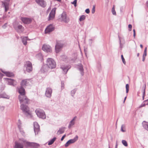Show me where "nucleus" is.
<instances>
[{"instance_id": "f257e3e1", "label": "nucleus", "mask_w": 148, "mask_h": 148, "mask_svg": "<svg viewBox=\"0 0 148 148\" xmlns=\"http://www.w3.org/2000/svg\"><path fill=\"white\" fill-rule=\"evenodd\" d=\"M23 87V86H21V87L18 89V92L20 94L18 96L19 99L21 103H28L29 100L25 95V90Z\"/></svg>"}, {"instance_id": "f03ea898", "label": "nucleus", "mask_w": 148, "mask_h": 148, "mask_svg": "<svg viewBox=\"0 0 148 148\" xmlns=\"http://www.w3.org/2000/svg\"><path fill=\"white\" fill-rule=\"evenodd\" d=\"M46 65L48 68L53 69L56 67V64L53 59L51 58H48L47 61Z\"/></svg>"}, {"instance_id": "7ed1b4c3", "label": "nucleus", "mask_w": 148, "mask_h": 148, "mask_svg": "<svg viewBox=\"0 0 148 148\" xmlns=\"http://www.w3.org/2000/svg\"><path fill=\"white\" fill-rule=\"evenodd\" d=\"M21 103V108L23 113L27 116H30L31 114L29 112V108L27 106L23 104H26L25 103Z\"/></svg>"}, {"instance_id": "20e7f679", "label": "nucleus", "mask_w": 148, "mask_h": 148, "mask_svg": "<svg viewBox=\"0 0 148 148\" xmlns=\"http://www.w3.org/2000/svg\"><path fill=\"white\" fill-rule=\"evenodd\" d=\"M20 140L23 141L24 143H26V146L27 147H32L34 148H37L39 146V144L37 143L29 142L25 139H21Z\"/></svg>"}, {"instance_id": "39448f33", "label": "nucleus", "mask_w": 148, "mask_h": 148, "mask_svg": "<svg viewBox=\"0 0 148 148\" xmlns=\"http://www.w3.org/2000/svg\"><path fill=\"white\" fill-rule=\"evenodd\" d=\"M35 112L36 114L39 117L42 119H45L46 118V116L45 112L42 110L38 108L36 110Z\"/></svg>"}, {"instance_id": "423d86ee", "label": "nucleus", "mask_w": 148, "mask_h": 148, "mask_svg": "<svg viewBox=\"0 0 148 148\" xmlns=\"http://www.w3.org/2000/svg\"><path fill=\"white\" fill-rule=\"evenodd\" d=\"M21 139H24L23 138H19L18 142H16L15 143V148H23L24 145L26 146V143H24L23 142L20 140Z\"/></svg>"}, {"instance_id": "0eeeda50", "label": "nucleus", "mask_w": 148, "mask_h": 148, "mask_svg": "<svg viewBox=\"0 0 148 148\" xmlns=\"http://www.w3.org/2000/svg\"><path fill=\"white\" fill-rule=\"evenodd\" d=\"M60 20L61 21L64 22L65 23H67L69 21V19L67 17L66 12H63L61 14Z\"/></svg>"}, {"instance_id": "6e6552de", "label": "nucleus", "mask_w": 148, "mask_h": 148, "mask_svg": "<svg viewBox=\"0 0 148 148\" xmlns=\"http://www.w3.org/2000/svg\"><path fill=\"white\" fill-rule=\"evenodd\" d=\"M24 66L26 67V71L28 72H29L32 71V64L30 62H27L25 64Z\"/></svg>"}, {"instance_id": "1a4fd4ad", "label": "nucleus", "mask_w": 148, "mask_h": 148, "mask_svg": "<svg viewBox=\"0 0 148 148\" xmlns=\"http://www.w3.org/2000/svg\"><path fill=\"white\" fill-rule=\"evenodd\" d=\"M78 136L76 135L75 137L73 139H71L69 140L65 144V147H67L71 144L74 143L78 140Z\"/></svg>"}, {"instance_id": "9d476101", "label": "nucleus", "mask_w": 148, "mask_h": 148, "mask_svg": "<svg viewBox=\"0 0 148 148\" xmlns=\"http://www.w3.org/2000/svg\"><path fill=\"white\" fill-rule=\"evenodd\" d=\"M36 2L42 8H45L47 5V3L44 0H36Z\"/></svg>"}, {"instance_id": "9b49d317", "label": "nucleus", "mask_w": 148, "mask_h": 148, "mask_svg": "<svg viewBox=\"0 0 148 148\" xmlns=\"http://www.w3.org/2000/svg\"><path fill=\"white\" fill-rule=\"evenodd\" d=\"M21 20L22 22L25 24H29L32 21V20L31 18L26 17H21Z\"/></svg>"}, {"instance_id": "f8f14e48", "label": "nucleus", "mask_w": 148, "mask_h": 148, "mask_svg": "<svg viewBox=\"0 0 148 148\" xmlns=\"http://www.w3.org/2000/svg\"><path fill=\"white\" fill-rule=\"evenodd\" d=\"M4 79L8 81V84L9 85L14 86L17 84L16 82L13 79L8 78H4Z\"/></svg>"}, {"instance_id": "ddd939ff", "label": "nucleus", "mask_w": 148, "mask_h": 148, "mask_svg": "<svg viewBox=\"0 0 148 148\" xmlns=\"http://www.w3.org/2000/svg\"><path fill=\"white\" fill-rule=\"evenodd\" d=\"M63 45L60 42H57L55 46V50L56 53H58L62 47Z\"/></svg>"}, {"instance_id": "4468645a", "label": "nucleus", "mask_w": 148, "mask_h": 148, "mask_svg": "<svg viewBox=\"0 0 148 148\" xmlns=\"http://www.w3.org/2000/svg\"><path fill=\"white\" fill-rule=\"evenodd\" d=\"M34 131L35 134H38L40 131L39 125L37 122H34Z\"/></svg>"}, {"instance_id": "2eb2a0df", "label": "nucleus", "mask_w": 148, "mask_h": 148, "mask_svg": "<svg viewBox=\"0 0 148 148\" xmlns=\"http://www.w3.org/2000/svg\"><path fill=\"white\" fill-rule=\"evenodd\" d=\"M42 49L43 51L47 52H50L51 51L50 46L48 45H43Z\"/></svg>"}, {"instance_id": "dca6fc26", "label": "nucleus", "mask_w": 148, "mask_h": 148, "mask_svg": "<svg viewBox=\"0 0 148 148\" xmlns=\"http://www.w3.org/2000/svg\"><path fill=\"white\" fill-rule=\"evenodd\" d=\"M56 8H54L51 11L49 14V16L48 19L49 20L53 19L54 17Z\"/></svg>"}, {"instance_id": "f3484780", "label": "nucleus", "mask_w": 148, "mask_h": 148, "mask_svg": "<svg viewBox=\"0 0 148 148\" xmlns=\"http://www.w3.org/2000/svg\"><path fill=\"white\" fill-rule=\"evenodd\" d=\"M54 27L52 25H50L45 29V33H49L53 30Z\"/></svg>"}, {"instance_id": "a211bd4d", "label": "nucleus", "mask_w": 148, "mask_h": 148, "mask_svg": "<svg viewBox=\"0 0 148 148\" xmlns=\"http://www.w3.org/2000/svg\"><path fill=\"white\" fill-rule=\"evenodd\" d=\"M52 93V89L50 88H48L46 90L45 95L47 97H50L51 96Z\"/></svg>"}, {"instance_id": "6ab92c4d", "label": "nucleus", "mask_w": 148, "mask_h": 148, "mask_svg": "<svg viewBox=\"0 0 148 148\" xmlns=\"http://www.w3.org/2000/svg\"><path fill=\"white\" fill-rule=\"evenodd\" d=\"M70 67L68 66H61V68L63 71V73L66 74L67 73L69 69L70 68Z\"/></svg>"}, {"instance_id": "aec40b11", "label": "nucleus", "mask_w": 148, "mask_h": 148, "mask_svg": "<svg viewBox=\"0 0 148 148\" xmlns=\"http://www.w3.org/2000/svg\"><path fill=\"white\" fill-rule=\"evenodd\" d=\"M15 29L19 33H22L23 32L24 28L21 25H18L17 28H15Z\"/></svg>"}, {"instance_id": "412c9836", "label": "nucleus", "mask_w": 148, "mask_h": 148, "mask_svg": "<svg viewBox=\"0 0 148 148\" xmlns=\"http://www.w3.org/2000/svg\"><path fill=\"white\" fill-rule=\"evenodd\" d=\"M30 81V80L29 79H25L23 80L21 83V86L25 87L27 85Z\"/></svg>"}, {"instance_id": "4be33fe9", "label": "nucleus", "mask_w": 148, "mask_h": 148, "mask_svg": "<svg viewBox=\"0 0 148 148\" xmlns=\"http://www.w3.org/2000/svg\"><path fill=\"white\" fill-rule=\"evenodd\" d=\"M77 68L78 69L80 72L81 75L83 76L84 74L83 66L82 64H79L78 65Z\"/></svg>"}, {"instance_id": "5701e85b", "label": "nucleus", "mask_w": 148, "mask_h": 148, "mask_svg": "<svg viewBox=\"0 0 148 148\" xmlns=\"http://www.w3.org/2000/svg\"><path fill=\"white\" fill-rule=\"evenodd\" d=\"M2 5H3V6L5 8V12H6L9 10V3L6 2H2Z\"/></svg>"}, {"instance_id": "b1692460", "label": "nucleus", "mask_w": 148, "mask_h": 148, "mask_svg": "<svg viewBox=\"0 0 148 148\" xmlns=\"http://www.w3.org/2000/svg\"><path fill=\"white\" fill-rule=\"evenodd\" d=\"M76 117H74L73 119L70 121L69 125L68 126L69 128H70L72 126L74 125L75 123V120L76 118Z\"/></svg>"}, {"instance_id": "393cba45", "label": "nucleus", "mask_w": 148, "mask_h": 148, "mask_svg": "<svg viewBox=\"0 0 148 148\" xmlns=\"http://www.w3.org/2000/svg\"><path fill=\"white\" fill-rule=\"evenodd\" d=\"M1 71L7 77H12L14 76V75L12 73H10L8 72H5L2 70H1Z\"/></svg>"}, {"instance_id": "a878e982", "label": "nucleus", "mask_w": 148, "mask_h": 148, "mask_svg": "<svg viewBox=\"0 0 148 148\" xmlns=\"http://www.w3.org/2000/svg\"><path fill=\"white\" fill-rule=\"evenodd\" d=\"M49 68L48 67L46 66H42L41 69V71L42 73L46 72L48 71V69Z\"/></svg>"}, {"instance_id": "bb28decb", "label": "nucleus", "mask_w": 148, "mask_h": 148, "mask_svg": "<svg viewBox=\"0 0 148 148\" xmlns=\"http://www.w3.org/2000/svg\"><path fill=\"white\" fill-rule=\"evenodd\" d=\"M22 41L23 44L26 45L27 44V37H21Z\"/></svg>"}, {"instance_id": "cd10ccee", "label": "nucleus", "mask_w": 148, "mask_h": 148, "mask_svg": "<svg viewBox=\"0 0 148 148\" xmlns=\"http://www.w3.org/2000/svg\"><path fill=\"white\" fill-rule=\"evenodd\" d=\"M64 131V128H60L59 130L58 131L57 133L58 135H60L62 134Z\"/></svg>"}, {"instance_id": "c85d7f7f", "label": "nucleus", "mask_w": 148, "mask_h": 148, "mask_svg": "<svg viewBox=\"0 0 148 148\" xmlns=\"http://www.w3.org/2000/svg\"><path fill=\"white\" fill-rule=\"evenodd\" d=\"M143 124L144 128L148 131V122L144 121L143 123Z\"/></svg>"}, {"instance_id": "c756f323", "label": "nucleus", "mask_w": 148, "mask_h": 148, "mask_svg": "<svg viewBox=\"0 0 148 148\" xmlns=\"http://www.w3.org/2000/svg\"><path fill=\"white\" fill-rule=\"evenodd\" d=\"M56 137H54L53 139L50 140L48 141V145H50L52 144L56 140Z\"/></svg>"}, {"instance_id": "7c9ffc66", "label": "nucleus", "mask_w": 148, "mask_h": 148, "mask_svg": "<svg viewBox=\"0 0 148 148\" xmlns=\"http://www.w3.org/2000/svg\"><path fill=\"white\" fill-rule=\"evenodd\" d=\"M36 58L39 60H41L43 58L42 54L41 53H39L36 56Z\"/></svg>"}, {"instance_id": "2f4dec72", "label": "nucleus", "mask_w": 148, "mask_h": 148, "mask_svg": "<svg viewBox=\"0 0 148 148\" xmlns=\"http://www.w3.org/2000/svg\"><path fill=\"white\" fill-rule=\"evenodd\" d=\"M0 98L8 99L9 97L5 93H3L0 95Z\"/></svg>"}, {"instance_id": "473e14b6", "label": "nucleus", "mask_w": 148, "mask_h": 148, "mask_svg": "<svg viewBox=\"0 0 148 148\" xmlns=\"http://www.w3.org/2000/svg\"><path fill=\"white\" fill-rule=\"evenodd\" d=\"M146 87V84H144V88H143V99H144V98L145 96Z\"/></svg>"}, {"instance_id": "72a5a7b5", "label": "nucleus", "mask_w": 148, "mask_h": 148, "mask_svg": "<svg viewBox=\"0 0 148 148\" xmlns=\"http://www.w3.org/2000/svg\"><path fill=\"white\" fill-rule=\"evenodd\" d=\"M86 18V16L84 15H82L79 18L80 21H82L84 20Z\"/></svg>"}, {"instance_id": "f704fd0d", "label": "nucleus", "mask_w": 148, "mask_h": 148, "mask_svg": "<svg viewBox=\"0 0 148 148\" xmlns=\"http://www.w3.org/2000/svg\"><path fill=\"white\" fill-rule=\"evenodd\" d=\"M121 131L123 132H125V125H121Z\"/></svg>"}, {"instance_id": "c9c22d12", "label": "nucleus", "mask_w": 148, "mask_h": 148, "mask_svg": "<svg viewBox=\"0 0 148 148\" xmlns=\"http://www.w3.org/2000/svg\"><path fill=\"white\" fill-rule=\"evenodd\" d=\"M112 12L113 15H116V12L115 10L114 6H113V8L112 9Z\"/></svg>"}, {"instance_id": "e433bc0d", "label": "nucleus", "mask_w": 148, "mask_h": 148, "mask_svg": "<svg viewBox=\"0 0 148 148\" xmlns=\"http://www.w3.org/2000/svg\"><path fill=\"white\" fill-rule=\"evenodd\" d=\"M122 144L125 146H127V142L125 140H123L122 141Z\"/></svg>"}, {"instance_id": "4c0bfd02", "label": "nucleus", "mask_w": 148, "mask_h": 148, "mask_svg": "<svg viewBox=\"0 0 148 148\" xmlns=\"http://www.w3.org/2000/svg\"><path fill=\"white\" fill-rule=\"evenodd\" d=\"M126 92L128 93L129 90V85L128 84H127L126 85Z\"/></svg>"}, {"instance_id": "58836bf2", "label": "nucleus", "mask_w": 148, "mask_h": 148, "mask_svg": "<svg viewBox=\"0 0 148 148\" xmlns=\"http://www.w3.org/2000/svg\"><path fill=\"white\" fill-rule=\"evenodd\" d=\"M147 49V47H146L145 48V50L144 51V53H143V56H146Z\"/></svg>"}, {"instance_id": "ea45409f", "label": "nucleus", "mask_w": 148, "mask_h": 148, "mask_svg": "<svg viewBox=\"0 0 148 148\" xmlns=\"http://www.w3.org/2000/svg\"><path fill=\"white\" fill-rule=\"evenodd\" d=\"M76 90L75 89H74L71 91V94L72 96H73L75 93Z\"/></svg>"}, {"instance_id": "a19ab883", "label": "nucleus", "mask_w": 148, "mask_h": 148, "mask_svg": "<svg viewBox=\"0 0 148 148\" xmlns=\"http://www.w3.org/2000/svg\"><path fill=\"white\" fill-rule=\"evenodd\" d=\"M121 59H122V61L123 62V64H126V62H125V60L123 57V56L122 55H121Z\"/></svg>"}, {"instance_id": "79ce46f5", "label": "nucleus", "mask_w": 148, "mask_h": 148, "mask_svg": "<svg viewBox=\"0 0 148 148\" xmlns=\"http://www.w3.org/2000/svg\"><path fill=\"white\" fill-rule=\"evenodd\" d=\"M95 12V5H93L92 10V14H94Z\"/></svg>"}, {"instance_id": "37998d69", "label": "nucleus", "mask_w": 148, "mask_h": 148, "mask_svg": "<svg viewBox=\"0 0 148 148\" xmlns=\"http://www.w3.org/2000/svg\"><path fill=\"white\" fill-rule=\"evenodd\" d=\"M77 0H74L73 2H71V3L74 4V6L76 7V6Z\"/></svg>"}, {"instance_id": "c03bdc74", "label": "nucleus", "mask_w": 148, "mask_h": 148, "mask_svg": "<svg viewBox=\"0 0 148 148\" xmlns=\"http://www.w3.org/2000/svg\"><path fill=\"white\" fill-rule=\"evenodd\" d=\"M64 88V82L63 81L61 82V88L63 89Z\"/></svg>"}, {"instance_id": "a18cd8bd", "label": "nucleus", "mask_w": 148, "mask_h": 148, "mask_svg": "<svg viewBox=\"0 0 148 148\" xmlns=\"http://www.w3.org/2000/svg\"><path fill=\"white\" fill-rule=\"evenodd\" d=\"M21 121L20 120H19L18 121V127L19 128V129H20V128L21 127Z\"/></svg>"}, {"instance_id": "49530a36", "label": "nucleus", "mask_w": 148, "mask_h": 148, "mask_svg": "<svg viewBox=\"0 0 148 148\" xmlns=\"http://www.w3.org/2000/svg\"><path fill=\"white\" fill-rule=\"evenodd\" d=\"M128 27L129 28V31H131L132 30V25L131 24H129L128 25Z\"/></svg>"}, {"instance_id": "de8ad7c7", "label": "nucleus", "mask_w": 148, "mask_h": 148, "mask_svg": "<svg viewBox=\"0 0 148 148\" xmlns=\"http://www.w3.org/2000/svg\"><path fill=\"white\" fill-rule=\"evenodd\" d=\"M85 12H86L87 14H88L90 12V10L89 9H87L86 10H85Z\"/></svg>"}, {"instance_id": "09e8293b", "label": "nucleus", "mask_w": 148, "mask_h": 148, "mask_svg": "<svg viewBox=\"0 0 148 148\" xmlns=\"http://www.w3.org/2000/svg\"><path fill=\"white\" fill-rule=\"evenodd\" d=\"M7 23H5L3 26H2V27L3 28H5L6 27H7Z\"/></svg>"}, {"instance_id": "8fccbe9b", "label": "nucleus", "mask_w": 148, "mask_h": 148, "mask_svg": "<svg viewBox=\"0 0 148 148\" xmlns=\"http://www.w3.org/2000/svg\"><path fill=\"white\" fill-rule=\"evenodd\" d=\"M65 136H66V135L65 134L64 135V136H62V137L61 140V141H62L63 140V139H64V138H65Z\"/></svg>"}, {"instance_id": "3c124183", "label": "nucleus", "mask_w": 148, "mask_h": 148, "mask_svg": "<svg viewBox=\"0 0 148 148\" xmlns=\"http://www.w3.org/2000/svg\"><path fill=\"white\" fill-rule=\"evenodd\" d=\"M119 42H120V47L121 48H122L123 47V45H122L121 42V41L120 40V39L119 38Z\"/></svg>"}, {"instance_id": "603ef678", "label": "nucleus", "mask_w": 148, "mask_h": 148, "mask_svg": "<svg viewBox=\"0 0 148 148\" xmlns=\"http://www.w3.org/2000/svg\"><path fill=\"white\" fill-rule=\"evenodd\" d=\"M146 56H143L142 60L143 62H144L145 61Z\"/></svg>"}, {"instance_id": "864d4df0", "label": "nucleus", "mask_w": 148, "mask_h": 148, "mask_svg": "<svg viewBox=\"0 0 148 148\" xmlns=\"http://www.w3.org/2000/svg\"><path fill=\"white\" fill-rule=\"evenodd\" d=\"M3 75V74L1 73H0V79L1 78Z\"/></svg>"}, {"instance_id": "5fc2aeb1", "label": "nucleus", "mask_w": 148, "mask_h": 148, "mask_svg": "<svg viewBox=\"0 0 148 148\" xmlns=\"http://www.w3.org/2000/svg\"><path fill=\"white\" fill-rule=\"evenodd\" d=\"M145 106V104H143V105H141L140 106V108H141V107H143V106Z\"/></svg>"}, {"instance_id": "6e6d98bb", "label": "nucleus", "mask_w": 148, "mask_h": 148, "mask_svg": "<svg viewBox=\"0 0 148 148\" xmlns=\"http://www.w3.org/2000/svg\"><path fill=\"white\" fill-rule=\"evenodd\" d=\"M146 5L147 7L148 8V1H147L146 2Z\"/></svg>"}, {"instance_id": "4d7b16f0", "label": "nucleus", "mask_w": 148, "mask_h": 148, "mask_svg": "<svg viewBox=\"0 0 148 148\" xmlns=\"http://www.w3.org/2000/svg\"><path fill=\"white\" fill-rule=\"evenodd\" d=\"M133 33L134 34H136V32H135V29H134L133 30Z\"/></svg>"}, {"instance_id": "13d9d810", "label": "nucleus", "mask_w": 148, "mask_h": 148, "mask_svg": "<svg viewBox=\"0 0 148 148\" xmlns=\"http://www.w3.org/2000/svg\"><path fill=\"white\" fill-rule=\"evenodd\" d=\"M126 98H127V97H125V98H124V101L123 102H124L126 99Z\"/></svg>"}, {"instance_id": "bf43d9fd", "label": "nucleus", "mask_w": 148, "mask_h": 148, "mask_svg": "<svg viewBox=\"0 0 148 148\" xmlns=\"http://www.w3.org/2000/svg\"><path fill=\"white\" fill-rule=\"evenodd\" d=\"M136 36V34L133 33V36L135 38Z\"/></svg>"}, {"instance_id": "052dcab7", "label": "nucleus", "mask_w": 148, "mask_h": 148, "mask_svg": "<svg viewBox=\"0 0 148 148\" xmlns=\"http://www.w3.org/2000/svg\"><path fill=\"white\" fill-rule=\"evenodd\" d=\"M140 47L141 48H142L143 47V45L141 44L140 45Z\"/></svg>"}, {"instance_id": "680f3d73", "label": "nucleus", "mask_w": 148, "mask_h": 148, "mask_svg": "<svg viewBox=\"0 0 148 148\" xmlns=\"http://www.w3.org/2000/svg\"><path fill=\"white\" fill-rule=\"evenodd\" d=\"M117 143H116V146H115V148H117Z\"/></svg>"}, {"instance_id": "e2e57ef3", "label": "nucleus", "mask_w": 148, "mask_h": 148, "mask_svg": "<svg viewBox=\"0 0 148 148\" xmlns=\"http://www.w3.org/2000/svg\"><path fill=\"white\" fill-rule=\"evenodd\" d=\"M139 53H138L137 54V57H138L139 56Z\"/></svg>"}, {"instance_id": "0e129e2a", "label": "nucleus", "mask_w": 148, "mask_h": 148, "mask_svg": "<svg viewBox=\"0 0 148 148\" xmlns=\"http://www.w3.org/2000/svg\"><path fill=\"white\" fill-rule=\"evenodd\" d=\"M108 148H110V146L109 144L108 145Z\"/></svg>"}, {"instance_id": "69168bd1", "label": "nucleus", "mask_w": 148, "mask_h": 148, "mask_svg": "<svg viewBox=\"0 0 148 148\" xmlns=\"http://www.w3.org/2000/svg\"><path fill=\"white\" fill-rule=\"evenodd\" d=\"M10 0H6V1H7V2H9L10 1Z\"/></svg>"}, {"instance_id": "338daca9", "label": "nucleus", "mask_w": 148, "mask_h": 148, "mask_svg": "<svg viewBox=\"0 0 148 148\" xmlns=\"http://www.w3.org/2000/svg\"><path fill=\"white\" fill-rule=\"evenodd\" d=\"M146 23L147 24H148V21H147Z\"/></svg>"}, {"instance_id": "774afa93", "label": "nucleus", "mask_w": 148, "mask_h": 148, "mask_svg": "<svg viewBox=\"0 0 148 148\" xmlns=\"http://www.w3.org/2000/svg\"><path fill=\"white\" fill-rule=\"evenodd\" d=\"M111 140H112V137Z\"/></svg>"}]
</instances>
